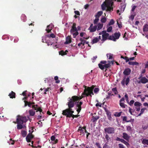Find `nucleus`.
Returning a JSON list of instances; mask_svg holds the SVG:
<instances>
[{
    "label": "nucleus",
    "mask_w": 148,
    "mask_h": 148,
    "mask_svg": "<svg viewBox=\"0 0 148 148\" xmlns=\"http://www.w3.org/2000/svg\"><path fill=\"white\" fill-rule=\"evenodd\" d=\"M126 128L127 131H132V128L131 126H126Z\"/></svg>",
    "instance_id": "nucleus-55"
},
{
    "label": "nucleus",
    "mask_w": 148,
    "mask_h": 148,
    "mask_svg": "<svg viewBox=\"0 0 148 148\" xmlns=\"http://www.w3.org/2000/svg\"><path fill=\"white\" fill-rule=\"evenodd\" d=\"M109 34L108 33H106L102 34V39L103 41H105L107 39L108 37L109 36Z\"/></svg>",
    "instance_id": "nucleus-17"
},
{
    "label": "nucleus",
    "mask_w": 148,
    "mask_h": 148,
    "mask_svg": "<svg viewBox=\"0 0 148 148\" xmlns=\"http://www.w3.org/2000/svg\"><path fill=\"white\" fill-rule=\"evenodd\" d=\"M55 137L54 136H52L51 138V140L52 141L55 140Z\"/></svg>",
    "instance_id": "nucleus-64"
},
{
    "label": "nucleus",
    "mask_w": 148,
    "mask_h": 148,
    "mask_svg": "<svg viewBox=\"0 0 148 148\" xmlns=\"http://www.w3.org/2000/svg\"><path fill=\"white\" fill-rule=\"evenodd\" d=\"M143 31L144 32H148V24H146L143 26Z\"/></svg>",
    "instance_id": "nucleus-23"
},
{
    "label": "nucleus",
    "mask_w": 148,
    "mask_h": 148,
    "mask_svg": "<svg viewBox=\"0 0 148 148\" xmlns=\"http://www.w3.org/2000/svg\"><path fill=\"white\" fill-rule=\"evenodd\" d=\"M98 66L102 70H103L105 68H108L110 66V61H109V63L108 64H106L104 65H103L101 64H99Z\"/></svg>",
    "instance_id": "nucleus-7"
},
{
    "label": "nucleus",
    "mask_w": 148,
    "mask_h": 148,
    "mask_svg": "<svg viewBox=\"0 0 148 148\" xmlns=\"http://www.w3.org/2000/svg\"><path fill=\"white\" fill-rule=\"evenodd\" d=\"M121 34L120 32H115L114 34V36L113 37L115 39V41H116V39H118L119 38L120 36H121Z\"/></svg>",
    "instance_id": "nucleus-14"
},
{
    "label": "nucleus",
    "mask_w": 148,
    "mask_h": 148,
    "mask_svg": "<svg viewBox=\"0 0 148 148\" xmlns=\"http://www.w3.org/2000/svg\"><path fill=\"white\" fill-rule=\"evenodd\" d=\"M78 131L80 132V133H81V135L82 134L83 135H84L85 134V132L87 133V131L86 130V127L85 126H84L82 128L79 127Z\"/></svg>",
    "instance_id": "nucleus-8"
},
{
    "label": "nucleus",
    "mask_w": 148,
    "mask_h": 148,
    "mask_svg": "<svg viewBox=\"0 0 148 148\" xmlns=\"http://www.w3.org/2000/svg\"><path fill=\"white\" fill-rule=\"evenodd\" d=\"M66 105L68 106V108L62 111V114L66 116V117L71 118L72 117L73 119H74V118H77L79 115H74L73 114L74 111L72 108H73L75 106L67 103H66Z\"/></svg>",
    "instance_id": "nucleus-2"
},
{
    "label": "nucleus",
    "mask_w": 148,
    "mask_h": 148,
    "mask_svg": "<svg viewBox=\"0 0 148 148\" xmlns=\"http://www.w3.org/2000/svg\"><path fill=\"white\" fill-rule=\"evenodd\" d=\"M99 20V19L98 18H96L94 21L93 23L94 24H97Z\"/></svg>",
    "instance_id": "nucleus-49"
},
{
    "label": "nucleus",
    "mask_w": 148,
    "mask_h": 148,
    "mask_svg": "<svg viewBox=\"0 0 148 148\" xmlns=\"http://www.w3.org/2000/svg\"><path fill=\"white\" fill-rule=\"evenodd\" d=\"M95 145L98 147V148H102L100 144L98 143H96L95 144Z\"/></svg>",
    "instance_id": "nucleus-59"
},
{
    "label": "nucleus",
    "mask_w": 148,
    "mask_h": 148,
    "mask_svg": "<svg viewBox=\"0 0 148 148\" xmlns=\"http://www.w3.org/2000/svg\"><path fill=\"white\" fill-rule=\"evenodd\" d=\"M103 25L102 23H99L98 25V28L97 29L99 30L101 29L103 27Z\"/></svg>",
    "instance_id": "nucleus-36"
},
{
    "label": "nucleus",
    "mask_w": 148,
    "mask_h": 148,
    "mask_svg": "<svg viewBox=\"0 0 148 148\" xmlns=\"http://www.w3.org/2000/svg\"><path fill=\"white\" fill-rule=\"evenodd\" d=\"M52 25L50 24L48 25L47 27V28L46 29V31L48 33H50L51 32V30L52 29Z\"/></svg>",
    "instance_id": "nucleus-15"
},
{
    "label": "nucleus",
    "mask_w": 148,
    "mask_h": 148,
    "mask_svg": "<svg viewBox=\"0 0 148 148\" xmlns=\"http://www.w3.org/2000/svg\"><path fill=\"white\" fill-rule=\"evenodd\" d=\"M34 138V136L32 134V133H29L27 136L26 139L27 142H30L31 139Z\"/></svg>",
    "instance_id": "nucleus-9"
},
{
    "label": "nucleus",
    "mask_w": 148,
    "mask_h": 148,
    "mask_svg": "<svg viewBox=\"0 0 148 148\" xmlns=\"http://www.w3.org/2000/svg\"><path fill=\"white\" fill-rule=\"evenodd\" d=\"M135 109L137 111H139L140 110V106H136Z\"/></svg>",
    "instance_id": "nucleus-63"
},
{
    "label": "nucleus",
    "mask_w": 148,
    "mask_h": 148,
    "mask_svg": "<svg viewBox=\"0 0 148 148\" xmlns=\"http://www.w3.org/2000/svg\"><path fill=\"white\" fill-rule=\"evenodd\" d=\"M9 143L10 144H11V145H14V142L12 140V139L10 138V140L9 142Z\"/></svg>",
    "instance_id": "nucleus-57"
},
{
    "label": "nucleus",
    "mask_w": 148,
    "mask_h": 148,
    "mask_svg": "<svg viewBox=\"0 0 148 148\" xmlns=\"http://www.w3.org/2000/svg\"><path fill=\"white\" fill-rule=\"evenodd\" d=\"M122 113V112H116L114 114V115L115 116L119 117L121 116Z\"/></svg>",
    "instance_id": "nucleus-44"
},
{
    "label": "nucleus",
    "mask_w": 148,
    "mask_h": 148,
    "mask_svg": "<svg viewBox=\"0 0 148 148\" xmlns=\"http://www.w3.org/2000/svg\"><path fill=\"white\" fill-rule=\"evenodd\" d=\"M109 3H109L110 4H111V6H108V7L107 6V9L106 10V11H107L111 12V11H113V7H112V5L113 3L111 1H110L109 2Z\"/></svg>",
    "instance_id": "nucleus-16"
},
{
    "label": "nucleus",
    "mask_w": 148,
    "mask_h": 148,
    "mask_svg": "<svg viewBox=\"0 0 148 148\" xmlns=\"http://www.w3.org/2000/svg\"><path fill=\"white\" fill-rule=\"evenodd\" d=\"M94 87L95 86L93 85H92L90 87L84 86V87L85 89L84 92L82 93V95L79 97L73 96L71 98H69L68 99V102L67 103L75 106V102H77V101H79L80 99L84 97L85 96L92 97V95H94L93 91Z\"/></svg>",
    "instance_id": "nucleus-1"
},
{
    "label": "nucleus",
    "mask_w": 148,
    "mask_h": 148,
    "mask_svg": "<svg viewBox=\"0 0 148 148\" xmlns=\"http://www.w3.org/2000/svg\"><path fill=\"white\" fill-rule=\"evenodd\" d=\"M54 79L56 81V83H59L60 82V80H58V77L57 76H56L54 77Z\"/></svg>",
    "instance_id": "nucleus-48"
},
{
    "label": "nucleus",
    "mask_w": 148,
    "mask_h": 148,
    "mask_svg": "<svg viewBox=\"0 0 148 148\" xmlns=\"http://www.w3.org/2000/svg\"><path fill=\"white\" fill-rule=\"evenodd\" d=\"M83 103L82 101H77L75 102V105H76V107L77 108L76 110L78 114H79L82 110L81 106L82 104Z\"/></svg>",
    "instance_id": "nucleus-5"
},
{
    "label": "nucleus",
    "mask_w": 148,
    "mask_h": 148,
    "mask_svg": "<svg viewBox=\"0 0 148 148\" xmlns=\"http://www.w3.org/2000/svg\"><path fill=\"white\" fill-rule=\"evenodd\" d=\"M146 109V108H142L141 109V110H140V114H139L138 115V116H140L141 114H143L144 112H145V110Z\"/></svg>",
    "instance_id": "nucleus-31"
},
{
    "label": "nucleus",
    "mask_w": 148,
    "mask_h": 148,
    "mask_svg": "<svg viewBox=\"0 0 148 148\" xmlns=\"http://www.w3.org/2000/svg\"><path fill=\"white\" fill-rule=\"evenodd\" d=\"M118 145L119 148H125L124 145L122 144H119Z\"/></svg>",
    "instance_id": "nucleus-62"
},
{
    "label": "nucleus",
    "mask_w": 148,
    "mask_h": 148,
    "mask_svg": "<svg viewBox=\"0 0 148 148\" xmlns=\"http://www.w3.org/2000/svg\"><path fill=\"white\" fill-rule=\"evenodd\" d=\"M101 22L102 23H105L106 21V19L105 17L102 18L101 20Z\"/></svg>",
    "instance_id": "nucleus-51"
},
{
    "label": "nucleus",
    "mask_w": 148,
    "mask_h": 148,
    "mask_svg": "<svg viewBox=\"0 0 148 148\" xmlns=\"http://www.w3.org/2000/svg\"><path fill=\"white\" fill-rule=\"evenodd\" d=\"M77 31V29L76 27L72 28L71 30V33Z\"/></svg>",
    "instance_id": "nucleus-41"
},
{
    "label": "nucleus",
    "mask_w": 148,
    "mask_h": 148,
    "mask_svg": "<svg viewBox=\"0 0 148 148\" xmlns=\"http://www.w3.org/2000/svg\"><path fill=\"white\" fill-rule=\"evenodd\" d=\"M24 102L25 103L24 107H25L28 106L29 107H31L32 105L31 101L28 102L25 100Z\"/></svg>",
    "instance_id": "nucleus-18"
},
{
    "label": "nucleus",
    "mask_w": 148,
    "mask_h": 148,
    "mask_svg": "<svg viewBox=\"0 0 148 148\" xmlns=\"http://www.w3.org/2000/svg\"><path fill=\"white\" fill-rule=\"evenodd\" d=\"M142 104L138 101H136L134 103V105L135 106H141Z\"/></svg>",
    "instance_id": "nucleus-39"
},
{
    "label": "nucleus",
    "mask_w": 148,
    "mask_h": 148,
    "mask_svg": "<svg viewBox=\"0 0 148 148\" xmlns=\"http://www.w3.org/2000/svg\"><path fill=\"white\" fill-rule=\"evenodd\" d=\"M71 33L73 35V38H75L76 36L79 34V33L77 31H76L75 32Z\"/></svg>",
    "instance_id": "nucleus-40"
},
{
    "label": "nucleus",
    "mask_w": 148,
    "mask_h": 148,
    "mask_svg": "<svg viewBox=\"0 0 148 148\" xmlns=\"http://www.w3.org/2000/svg\"><path fill=\"white\" fill-rule=\"evenodd\" d=\"M107 7V5L106 4H103L101 5V8L103 10H106V8Z\"/></svg>",
    "instance_id": "nucleus-30"
},
{
    "label": "nucleus",
    "mask_w": 148,
    "mask_h": 148,
    "mask_svg": "<svg viewBox=\"0 0 148 148\" xmlns=\"http://www.w3.org/2000/svg\"><path fill=\"white\" fill-rule=\"evenodd\" d=\"M107 56L109 59H112L113 58V55L110 53L107 54Z\"/></svg>",
    "instance_id": "nucleus-42"
},
{
    "label": "nucleus",
    "mask_w": 148,
    "mask_h": 148,
    "mask_svg": "<svg viewBox=\"0 0 148 148\" xmlns=\"http://www.w3.org/2000/svg\"><path fill=\"white\" fill-rule=\"evenodd\" d=\"M11 98H14L15 97V93L12 91L8 95Z\"/></svg>",
    "instance_id": "nucleus-22"
},
{
    "label": "nucleus",
    "mask_w": 148,
    "mask_h": 148,
    "mask_svg": "<svg viewBox=\"0 0 148 148\" xmlns=\"http://www.w3.org/2000/svg\"><path fill=\"white\" fill-rule=\"evenodd\" d=\"M37 110L36 112H37L38 111H39L40 113L42 112L43 114V112H42V110L41 108V107H39L38 108H37Z\"/></svg>",
    "instance_id": "nucleus-54"
},
{
    "label": "nucleus",
    "mask_w": 148,
    "mask_h": 148,
    "mask_svg": "<svg viewBox=\"0 0 148 148\" xmlns=\"http://www.w3.org/2000/svg\"><path fill=\"white\" fill-rule=\"evenodd\" d=\"M107 117L108 118V119L109 120H111L112 119V117L110 112H107Z\"/></svg>",
    "instance_id": "nucleus-29"
},
{
    "label": "nucleus",
    "mask_w": 148,
    "mask_h": 148,
    "mask_svg": "<svg viewBox=\"0 0 148 148\" xmlns=\"http://www.w3.org/2000/svg\"><path fill=\"white\" fill-rule=\"evenodd\" d=\"M142 143L145 145H148V139H143L142 141Z\"/></svg>",
    "instance_id": "nucleus-25"
},
{
    "label": "nucleus",
    "mask_w": 148,
    "mask_h": 148,
    "mask_svg": "<svg viewBox=\"0 0 148 148\" xmlns=\"http://www.w3.org/2000/svg\"><path fill=\"white\" fill-rule=\"evenodd\" d=\"M103 12L102 11H99L95 15V17L96 18H99L103 14Z\"/></svg>",
    "instance_id": "nucleus-19"
},
{
    "label": "nucleus",
    "mask_w": 148,
    "mask_h": 148,
    "mask_svg": "<svg viewBox=\"0 0 148 148\" xmlns=\"http://www.w3.org/2000/svg\"><path fill=\"white\" fill-rule=\"evenodd\" d=\"M114 23V21L113 19H112L108 23L109 25H113Z\"/></svg>",
    "instance_id": "nucleus-50"
},
{
    "label": "nucleus",
    "mask_w": 148,
    "mask_h": 148,
    "mask_svg": "<svg viewBox=\"0 0 148 148\" xmlns=\"http://www.w3.org/2000/svg\"><path fill=\"white\" fill-rule=\"evenodd\" d=\"M112 90L114 92L115 94H116L118 93V91L116 88H113L112 89Z\"/></svg>",
    "instance_id": "nucleus-52"
},
{
    "label": "nucleus",
    "mask_w": 148,
    "mask_h": 148,
    "mask_svg": "<svg viewBox=\"0 0 148 148\" xmlns=\"http://www.w3.org/2000/svg\"><path fill=\"white\" fill-rule=\"evenodd\" d=\"M23 128V125L21 124H18L17 125V128L18 130L22 129Z\"/></svg>",
    "instance_id": "nucleus-46"
},
{
    "label": "nucleus",
    "mask_w": 148,
    "mask_h": 148,
    "mask_svg": "<svg viewBox=\"0 0 148 148\" xmlns=\"http://www.w3.org/2000/svg\"><path fill=\"white\" fill-rule=\"evenodd\" d=\"M105 133L106 134H113L115 133V129L112 127H107L104 129Z\"/></svg>",
    "instance_id": "nucleus-4"
},
{
    "label": "nucleus",
    "mask_w": 148,
    "mask_h": 148,
    "mask_svg": "<svg viewBox=\"0 0 148 148\" xmlns=\"http://www.w3.org/2000/svg\"><path fill=\"white\" fill-rule=\"evenodd\" d=\"M47 36L49 37H51L52 38H54L55 37L54 34L53 33L51 34L49 36L48 35Z\"/></svg>",
    "instance_id": "nucleus-56"
},
{
    "label": "nucleus",
    "mask_w": 148,
    "mask_h": 148,
    "mask_svg": "<svg viewBox=\"0 0 148 148\" xmlns=\"http://www.w3.org/2000/svg\"><path fill=\"white\" fill-rule=\"evenodd\" d=\"M79 40L81 42L80 44L82 45L83 46L84 45L86 42V41L83 39L82 38H80Z\"/></svg>",
    "instance_id": "nucleus-38"
},
{
    "label": "nucleus",
    "mask_w": 148,
    "mask_h": 148,
    "mask_svg": "<svg viewBox=\"0 0 148 148\" xmlns=\"http://www.w3.org/2000/svg\"><path fill=\"white\" fill-rule=\"evenodd\" d=\"M121 142L124 143L128 147H129L130 146V144L127 142H126L123 139L121 141Z\"/></svg>",
    "instance_id": "nucleus-28"
},
{
    "label": "nucleus",
    "mask_w": 148,
    "mask_h": 148,
    "mask_svg": "<svg viewBox=\"0 0 148 148\" xmlns=\"http://www.w3.org/2000/svg\"><path fill=\"white\" fill-rule=\"evenodd\" d=\"M131 72V70L129 68H126L125 69L123 72V74L127 76L129 75Z\"/></svg>",
    "instance_id": "nucleus-10"
},
{
    "label": "nucleus",
    "mask_w": 148,
    "mask_h": 148,
    "mask_svg": "<svg viewBox=\"0 0 148 148\" xmlns=\"http://www.w3.org/2000/svg\"><path fill=\"white\" fill-rule=\"evenodd\" d=\"M21 134L22 136L23 137H25L27 135V132L25 130H22Z\"/></svg>",
    "instance_id": "nucleus-35"
},
{
    "label": "nucleus",
    "mask_w": 148,
    "mask_h": 148,
    "mask_svg": "<svg viewBox=\"0 0 148 148\" xmlns=\"http://www.w3.org/2000/svg\"><path fill=\"white\" fill-rule=\"evenodd\" d=\"M66 52H68V51H59V53L60 55L62 56H64L66 54Z\"/></svg>",
    "instance_id": "nucleus-32"
},
{
    "label": "nucleus",
    "mask_w": 148,
    "mask_h": 148,
    "mask_svg": "<svg viewBox=\"0 0 148 148\" xmlns=\"http://www.w3.org/2000/svg\"><path fill=\"white\" fill-rule=\"evenodd\" d=\"M119 105L120 106L123 108H125L127 106L124 103L122 102H120Z\"/></svg>",
    "instance_id": "nucleus-34"
},
{
    "label": "nucleus",
    "mask_w": 148,
    "mask_h": 148,
    "mask_svg": "<svg viewBox=\"0 0 148 148\" xmlns=\"http://www.w3.org/2000/svg\"><path fill=\"white\" fill-rule=\"evenodd\" d=\"M71 42V37L69 36H68L66 38V41L64 42V44L66 45L69 44Z\"/></svg>",
    "instance_id": "nucleus-13"
},
{
    "label": "nucleus",
    "mask_w": 148,
    "mask_h": 148,
    "mask_svg": "<svg viewBox=\"0 0 148 148\" xmlns=\"http://www.w3.org/2000/svg\"><path fill=\"white\" fill-rule=\"evenodd\" d=\"M134 100H131L130 101V103H129V105L130 106H132L133 104L134 103Z\"/></svg>",
    "instance_id": "nucleus-60"
},
{
    "label": "nucleus",
    "mask_w": 148,
    "mask_h": 148,
    "mask_svg": "<svg viewBox=\"0 0 148 148\" xmlns=\"http://www.w3.org/2000/svg\"><path fill=\"white\" fill-rule=\"evenodd\" d=\"M123 121H126V122H130L129 121H127V116H123Z\"/></svg>",
    "instance_id": "nucleus-58"
},
{
    "label": "nucleus",
    "mask_w": 148,
    "mask_h": 148,
    "mask_svg": "<svg viewBox=\"0 0 148 148\" xmlns=\"http://www.w3.org/2000/svg\"><path fill=\"white\" fill-rule=\"evenodd\" d=\"M130 80V79L129 77L127 78L125 81V79H123L121 82V84L123 86H124L125 85V84L127 85L129 83Z\"/></svg>",
    "instance_id": "nucleus-11"
},
{
    "label": "nucleus",
    "mask_w": 148,
    "mask_h": 148,
    "mask_svg": "<svg viewBox=\"0 0 148 148\" xmlns=\"http://www.w3.org/2000/svg\"><path fill=\"white\" fill-rule=\"evenodd\" d=\"M121 58H122L125 60V62H127L129 61V58L127 57H124L123 56H121Z\"/></svg>",
    "instance_id": "nucleus-45"
},
{
    "label": "nucleus",
    "mask_w": 148,
    "mask_h": 148,
    "mask_svg": "<svg viewBox=\"0 0 148 148\" xmlns=\"http://www.w3.org/2000/svg\"><path fill=\"white\" fill-rule=\"evenodd\" d=\"M99 117L98 116H93L92 119H91V121L93 122H94L96 121L98 119H99Z\"/></svg>",
    "instance_id": "nucleus-26"
},
{
    "label": "nucleus",
    "mask_w": 148,
    "mask_h": 148,
    "mask_svg": "<svg viewBox=\"0 0 148 148\" xmlns=\"http://www.w3.org/2000/svg\"><path fill=\"white\" fill-rule=\"evenodd\" d=\"M143 75L141 74L140 76L138 78V79H140V81L138 82V83H142V84H145L148 82V79L145 77H143Z\"/></svg>",
    "instance_id": "nucleus-6"
},
{
    "label": "nucleus",
    "mask_w": 148,
    "mask_h": 148,
    "mask_svg": "<svg viewBox=\"0 0 148 148\" xmlns=\"http://www.w3.org/2000/svg\"><path fill=\"white\" fill-rule=\"evenodd\" d=\"M27 120L26 116H20L16 119V123L17 124L22 125L24 123H26Z\"/></svg>",
    "instance_id": "nucleus-3"
},
{
    "label": "nucleus",
    "mask_w": 148,
    "mask_h": 148,
    "mask_svg": "<svg viewBox=\"0 0 148 148\" xmlns=\"http://www.w3.org/2000/svg\"><path fill=\"white\" fill-rule=\"evenodd\" d=\"M112 29V26L109 27L107 29V31L108 32H110Z\"/></svg>",
    "instance_id": "nucleus-53"
},
{
    "label": "nucleus",
    "mask_w": 148,
    "mask_h": 148,
    "mask_svg": "<svg viewBox=\"0 0 148 148\" xmlns=\"http://www.w3.org/2000/svg\"><path fill=\"white\" fill-rule=\"evenodd\" d=\"M28 112L29 115L31 116H33L35 114V112L32 109L29 110Z\"/></svg>",
    "instance_id": "nucleus-24"
},
{
    "label": "nucleus",
    "mask_w": 148,
    "mask_h": 148,
    "mask_svg": "<svg viewBox=\"0 0 148 148\" xmlns=\"http://www.w3.org/2000/svg\"><path fill=\"white\" fill-rule=\"evenodd\" d=\"M136 8V6H135V5L133 6L132 7V9L131 10V12H133L134 11V10Z\"/></svg>",
    "instance_id": "nucleus-61"
},
{
    "label": "nucleus",
    "mask_w": 148,
    "mask_h": 148,
    "mask_svg": "<svg viewBox=\"0 0 148 148\" xmlns=\"http://www.w3.org/2000/svg\"><path fill=\"white\" fill-rule=\"evenodd\" d=\"M108 39L109 40H112L114 41H115V39L113 37V36H109L108 37Z\"/></svg>",
    "instance_id": "nucleus-47"
},
{
    "label": "nucleus",
    "mask_w": 148,
    "mask_h": 148,
    "mask_svg": "<svg viewBox=\"0 0 148 148\" xmlns=\"http://www.w3.org/2000/svg\"><path fill=\"white\" fill-rule=\"evenodd\" d=\"M128 64H129L130 65H138L139 64V63L136 62H128Z\"/></svg>",
    "instance_id": "nucleus-27"
},
{
    "label": "nucleus",
    "mask_w": 148,
    "mask_h": 148,
    "mask_svg": "<svg viewBox=\"0 0 148 148\" xmlns=\"http://www.w3.org/2000/svg\"><path fill=\"white\" fill-rule=\"evenodd\" d=\"M107 142H109V140L110 139V138L109 137L108 134H106L105 136Z\"/></svg>",
    "instance_id": "nucleus-43"
},
{
    "label": "nucleus",
    "mask_w": 148,
    "mask_h": 148,
    "mask_svg": "<svg viewBox=\"0 0 148 148\" xmlns=\"http://www.w3.org/2000/svg\"><path fill=\"white\" fill-rule=\"evenodd\" d=\"M93 86H94V85H93ZM95 86L94 87L96 86ZM94 88H95V87H94ZM93 90H94V93H95V94H97L99 92V89L98 88H94Z\"/></svg>",
    "instance_id": "nucleus-37"
},
{
    "label": "nucleus",
    "mask_w": 148,
    "mask_h": 148,
    "mask_svg": "<svg viewBox=\"0 0 148 148\" xmlns=\"http://www.w3.org/2000/svg\"><path fill=\"white\" fill-rule=\"evenodd\" d=\"M108 95H107L106 99L108 100V99H109L110 97L112 96H114L113 94L112 93V92L111 91H110L108 93Z\"/></svg>",
    "instance_id": "nucleus-20"
},
{
    "label": "nucleus",
    "mask_w": 148,
    "mask_h": 148,
    "mask_svg": "<svg viewBox=\"0 0 148 148\" xmlns=\"http://www.w3.org/2000/svg\"><path fill=\"white\" fill-rule=\"evenodd\" d=\"M123 138L127 141H129L130 136L126 133L124 132L123 133Z\"/></svg>",
    "instance_id": "nucleus-12"
},
{
    "label": "nucleus",
    "mask_w": 148,
    "mask_h": 148,
    "mask_svg": "<svg viewBox=\"0 0 148 148\" xmlns=\"http://www.w3.org/2000/svg\"><path fill=\"white\" fill-rule=\"evenodd\" d=\"M99 41V38L97 37H95L94 38L92 41V44H94L97 42Z\"/></svg>",
    "instance_id": "nucleus-33"
},
{
    "label": "nucleus",
    "mask_w": 148,
    "mask_h": 148,
    "mask_svg": "<svg viewBox=\"0 0 148 148\" xmlns=\"http://www.w3.org/2000/svg\"><path fill=\"white\" fill-rule=\"evenodd\" d=\"M97 28V25H95L93 27H92L91 28L88 29L89 30H90V32H95Z\"/></svg>",
    "instance_id": "nucleus-21"
}]
</instances>
